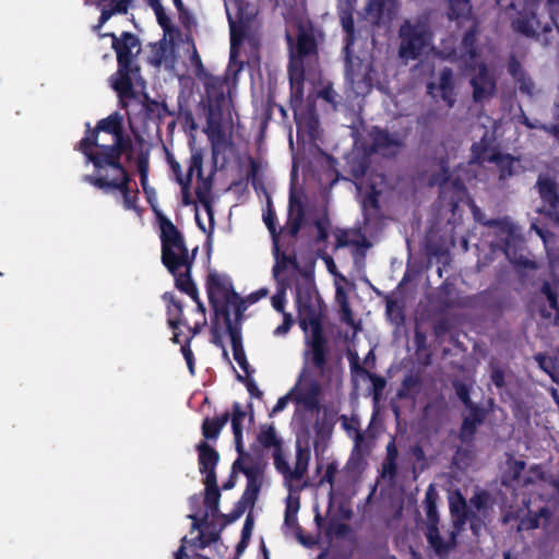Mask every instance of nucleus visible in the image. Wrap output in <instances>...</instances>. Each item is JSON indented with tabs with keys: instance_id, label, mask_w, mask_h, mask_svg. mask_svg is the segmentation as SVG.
<instances>
[{
	"instance_id": "nucleus-3",
	"label": "nucleus",
	"mask_w": 559,
	"mask_h": 559,
	"mask_svg": "<svg viewBox=\"0 0 559 559\" xmlns=\"http://www.w3.org/2000/svg\"><path fill=\"white\" fill-rule=\"evenodd\" d=\"M319 64V49L313 28L299 26L296 45L290 49L288 75L292 91L296 97L304 95V82L307 74L316 71Z\"/></svg>"
},
{
	"instance_id": "nucleus-12",
	"label": "nucleus",
	"mask_w": 559,
	"mask_h": 559,
	"mask_svg": "<svg viewBox=\"0 0 559 559\" xmlns=\"http://www.w3.org/2000/svg\"><path fill=\"white\" fill-rule=\"evenodd\" d=\"M534 188L543 203L542 213L559 226V182L549 174H539Z\"/></svg>"
},
{
	"instance_id": "nucleus-6",
	"label": "nucleus",
	"mask_w": 559,
	"mask_h": 559,
	"mask_svg": "<svg viewBox=\"0 0 559 559\" xmlns=\"http://www.w3.org/2000/svg\"><path fill=\"white\" fill-rule=\"evenodd\" d=\"M83 180L106 193L114 190L119 191L126 210L135 211L138 209L139 190L132 192L130 188L132 179L128 169L95 171L94 175H85Z\"/></svg>"
},
{
	"instance_id": "nucleus-13",
	"label": "nucleus",
	"mask_w": 559,
	"mask_h": 559,
	"mask_svg": "<svg viewBox=\"0 0 559 559\" xmlns=\"http://www.w3.org/2000/svg\"><path fill=\"white\" fill-rule=\"evenodd\" d=\"M188 518L192 521L191 532L199 531V534L190 539L183 536L179 548L174 552V559H191V556L187 554L188 547L203 550L212 544L204 532V528H209L212 525V522L209 520V512H204L201 518L195 513L189 514Z\"/></svg>"
},
{
	"instance_id": "nucleus-26",
	"label": "nucleus",
	"mask_w": 559,
	"mask_h": 559,
	"mask_svg": "<svg viewBox=\"0 0 559 559\" xmlns=\"http://www.w3.org/2000/svg\"><path fill=\"white\" fill-rule=\"evenodd\" d=\"M450 509H451V513L454 516L453 530L449 532L448 538L444 539V542H450L452 539V537L454 539H453V545L451 547H449V554L455 549V547L457 545V535L461 533V531H463L465 524L467 523V521L471 520V516L473 513V511L467 508L466 501L462 497H461V507L451 504Z\"/></svg>"
},
{
	"instance_id": "nucleus-50",
	"label": "nucleus",
	"mask_w": 559,
	"mask_h": 559,
	"mask_svg": "<svg viewBox=\"0 0 559 559\" xmlns=\"http://www.w3.org/2000/svg\"><path fill=\"white\" fill-rule=\"evenodd\" d=\"M385 312L390 321L396 325H401L405 321V313L402 306H400L394 299H388L385 304Z\"/></svg>"
},
{
	"instance_id": "nucleus-48",
	"label": "nucleus",
	"mask_w": 559,
	"mask_h": 559,
	"mask_svg": "<svg viewBox=\"0 0 559 559\" xmlns=\"http://www.w3.org/2000/svg\"><path fill=\"white\" fill-rule=\"evenodd\" d=\"M151 46V55L147 58V62L156 68H159L166 57V52L168 49L167 43L165 39H162L157 43H153Z\"/></svg>"
},
{
	"instance_id": "nucleus-39",
	"label": "nucleus",
	"mask_w": 559,
	"mask_h": 559,
	"mask_svg": "<svg viewBox=\"0 0 559 559\" xmlns=\"http://www.w3.org/2000/svg\"><path fill=\"white\" fill-rule=\"evenodd\" d=\"M309 460H310V450L302 449V448L298 447L297 453H296L295 467H294V469H290L288 481L300 480L304 478L305 474L308 471Z\"/></svg>"
},
{
	"instance_id": "nucleus-64",
	"label": "nucleus",
	"mask_w": 559,
	"mask_h": 559,
	"mask_svg": "<svg viewBox=\"0 0 559 559\" xmlns=\"http://www.w3.org/2000/svg\"><path fill=\"white\" fill-rule=\"evenodd\" d=\"M433 334L437 338L445 336L451 331L449 319L441 318L433 324Z\"/></svg>"
},
{
	"instance_id": "nucleus-35",
	"label": "nucleus",
	"mask_w": 559,
	"mask_h": 559,
	"mask_svg": "<svg viewBox=\"0 0 559 559\" xmlns=\"http://www.w3.org/2000/svg\"><path fill=\"white\" fill-rule=\"evenodd\" d=\"M205 486V496H204V504L206 507V511L209 512V518H217L219 515V499H221V490L217 486V481L203 483Z\"/></svg>"
},
{
	"instance_id": "nucleus-21",
	"label": "nucleus",
	"mask_w": 559,
	"mask_h": 559,
	"mask_svg": "<svg viewBox=\"0 0 559 559\" xmlns=\"http://www.w3.org/2000/svg\"><path fill=\"white\" fill-rule=\"evenodd\" d=\"M133 0H94L93 4L100 10L98 22L93 26L94 32L99 29L116 14H127Z\"/></svg>"
},
{
	"instance_id": "nucleus-30",
	"label": "nucleus",
	"mask_w": 559,
	"mask_h": 559,
	"mask_svg": "<svg viewBox=\"0 0 559 559\" xmlns=\"http://www.w3.org/2000/svg\"><path fill=\"white\" fill-rule=\"evenodd\" d=\"M488 163H493L499 169V180H507L514 174V164L518 158L511 154H503L499 151H492L487 158Z\"/></svg>"
},
{
	"instance_id": "nucleus-38",
	"label": "nucleus",
	"mask_w": 559,
	"mask_h": 559,
	"mask_svg": "<svg viewBox=\"0 0 559 559\" xmlns=\"http://www.w3.org/2000/svg\"><path fill=\"white\" fill-rule=\"evenodd\" d=\"M230 25V60L235 59L238 52L237 47L241 45L247 34V25L243 22L238 24L228 14Z\"/></svg>"
},
{
	"instance_id": "nucleus-25",
	"label": "nucleus",
	"mask_w": 559,
	"mask_h": 559,
	"mask_svg": "<svg viewBox=\"0 0 559 559\" xmlns=\"http://www.w3.org/2000/svg\"><path fill=\"white\" fill-rule=\"evenodd\" d=\"M437 88L441 92V98L448 105V107H453L455 103V92L454 73L451 68L445 67L440 71L438 85H436L433 82H429L427 84V92L430 95H433V91Z\"/></svg>"
},
{
	"instance_id": "nucleus-33",
	"label": "nucleus",
	"mask_w": 559,
	"mask_h": 559,
	"mask_svg": "<svg viewBox=\"0 0 559 559\" xmlns=\"http://www.w3.org/2000/svg\"><path fill=\"white\" fill-rule=\"evenodd\" d=\"M202 166H203L202 154L200 152H194L191 154V157H190V164H189L187 177L185 179L182 177L178 178V182L182 187L185 204L190 203L189 194H188L187 190L191 183L193 173L197 171L198 176L202 177Z\"/></svg>"
},
{
	"instance_id": "nucleus-61",
	"label": "nucleus",
	"mask_w": 559,
	"mask_h": 559,
	"mask_svg": "<svg viewBox=\"0 0 559 559\" xmlns=\"http://www.w3.org/2000/svg\"><path fill=\"white\" fill-rule=\"evenodd\" d=\"M236 378L238 381L246 384L247 390L251 396L257 397V399L262 397L263 392L259 389V386L257 385V382L251 378V376L248 377L246 374V377H243L237 372Z\"/></svg>"
},
{
	"instance_id": "nucleus-28",
	"label": "nucleus",
	"mask_w": 559,
	"mask_h": 559,
	"mask_svg": "<svg viewBox=\"0 0 559 559\" xmlns=\"http://www.w3.org/2000/svg\"><path fill=\"white\" fill-rule=\"evenodd\" d=\"M227 333L230 337L234 359L237 361V364L243 370V372L248 377H250L254 370L251 368V366L247 359L245 349H243L241 329L240 328H231L230 324L228 323V332Z\"/></svg>"
},
{
	"instance_id": "nucleus-11",
	"label": "nucleus",
	"mask_w": 559,
	"mask_h": 559,
	"mask_svg": "<svg viewBox=\"0 0 559 559\" xmlns=\"http://www.w3.org/2000/svg\"><path fill=\"white\" fill-rule=\"evenodd\" d=\"M122 128L123 117L118 111L100 119L93 129L87 122L85 136L75 145V150L81 152L85 156L86 160H88V154H96L97 150H100V146L103 145L98 141L99 132L108 133L114 138Z\"/></svg>"
},
{
	"instance_id": "nucleus-52",
	"label": "nucleus",
	"mask_w": 559,
	"mask_h": 559,
	"mask_svg": "<svg viewBox=\"0 0 559 559\" xmlns=\"http://www.w3.org/2000/svg\"><path fill=\"white\" fill-rule=\"evenodd\" d=\"M452 386L455 390V394H456L457 399L463 403V405L466 408H469L473 405H478L477 403H474L471 400V390L466 383H464L460 380H454L452 382Z\"/></svg>"
},
{
	"instance_id": "nucleus-20",
	"label": "nucleus",
	"mask_w": 559,
	"mask_h": 559,
	"mask_svg": "<svg viewBox=\"0 0 559 559\" xmlns=\"http://www.w3.org/2000/svg\"><path fill=\"white\" fill-rule=\"evenodd\" d=\"M295 401L302 404L308 411H318L320 407L321 385L314 379L300 381L294 389Z\"/></svg>"
},
{
	"instance_id": "nucleus-16",
	"label": "nucleus",
	"mask_w": 559,
	"mask_h": 559,
	"mask_svg": "<svg viewBox=\"0 0 559 559\" xmlns=\"http://www.w3.org/2000/svg\"><path fill=\"white\" fill-rule=\"evenodd\" d=\"M400 0H368L365 11L373 26L390 24L397 14Z\"/></svg>"
},
{
	"instance_id": "nucleus-55",
	"label": "nucleus",
	"mask_w": 559,
	"mask_h": 559,
	"mask_svg": "<svg viewBox=\"0 0 559 559\" xmlns=\"http://www.w3.org/2000/svg\"><path fill=\"white\" fill-rule=\"evenodd\" d=\"M313 224L317 228V242H325L329 238V228L331 225L329 216L324 214L321 217H318Z\"/></svg>"
},
{
	"instance_id": "nucleus-62",
	"label": "nucleus",
	"mask_w": 559,
	"mask_h": 559,
	"mask_svg": "<svg viewBox=\"0 0 559 559\" xmlns=\"http://www.w3.org/2000/svg\"><path fill=\"white\" fill-rule=\"evenodd\" d=\"M508 73L515 80L518 78H523L525 71L522 68L521 62L516 58L515 55H510L508 60Z\"/></svg>"
},
{
	"instance_id": "nucleus-59",
	"label": "nucleus",
	"mask_w": 559,
	"mask_h": 559,
	"mask_svg": "<svg viewBox=\"0 0 559 559\" xmlns=\"http://www.w3.org/2000/svg\"><path fill=\"white\" fill-rule=\"evenodd\" d=\"M274 465L275 468L284 476L285 480H288L290 474V467L282 454V448L274 450Z\"/></svg>"
},
{
	"instance_id": "nucleus-43",
	"label": "nucleus",
	"mask_w": 559,
	"mask_h": 559,
	"mask_svg": "<svg viewBox=\"0 0 559 559\" xmlns=\"http://www.w3.org/2000/svg\"><path fill=\"white\" fill-rule=\"evenodd\" d=\"M257 440L265 449L274 448V450H277L282 448V442L276 436L274 425L262 426Z\"/></svg>"
},
{
	"instance_id": "nucleus-53",
	"label": "nucleus",
	"mask_w": 559,
	"mask_h": 559,
	"mask_svg": "<svg viewBox=\"0 0 559 559\" xmlns=\"http://www.w3.org/2000/svg\"><path fill=\"white\" fill-rule=\"evenodd\" d=\"M145 118L147 120H157L160 121V103L150 98L148 95H144L143 103Z\"/></svg>"
},
{
	"instance_id": "nucleus-27",
	"label": "nucleus",
	"mask_w": 559,
	"mask_h": 559,
	"mask_svg": "<svg viewBox=\"0 0 559 559\" xmlns=\"http://www.w3.org/2000/svg\"><path fill=\"white\" fill-rule=\"evenodd\" d=\"M305 219V209L301 203H298V207L296 212L294 211V197L292 195L289 199V211L286 224L284 227H281V236L289 237L294 242L300 231Z\"/></svg>"
},
{
	"instance_id": "nucleus-7",
	"label": "nucleus",
	"mask_w": 559,
	"mask_h": 559,
	"mask_svg": "<svg viewBox=\"0 0 559 559\" xmlns=\"http://www.w3.org/2000/svg\"><path fill=\"white\" fill-rule=\"evenodd\" d=\"M439 496L433 485H429L426 490L424 507L426 512V528H425V537L427 539L428 546L433 550L435 555L439 559H448L449 557V547L453 545V537L450 542H444V538L440 534L439 530V513L437 509Z\"/></svg>"
},
{
	"instance_id": "nucleus-63",
	"label": "nucleus",
	"mask_w": 559,
	"mask_h": 559,
	"mask_svg": "<svg viewBox=\"0 0 559 559\" xmlns=\"http://www.w3.org/2000/svg\"><path fill=\"white\" fill-rule=\"evenodd\" d=\"M178 119L188 126L191 130L197 128L193 112L191 109L183 107L181 104H179Z\"/></svg>"
},
{
	"instance_id": "nucleus-8",
	"label": "nucleus",
	"mask_w": 559,
	"mask_h": 559,
	"mask_svg": "<svg viewBox=\"0 0 559 559\" xmlns=\"http://www.w3.org/2000/svg\"><path fill=\"white\" fill-rule=\"evenodd\" d=\"M112 139V144L102 145L96 154H88L87 162L93 164L95 171L127 169L121 163V156L132 152V140L123 128Z\"/></svg>"
},
{
	"instance_id": "nucleus-19",
	"label": "nucleus",
	"mask_w": 559,
	"mask_h": 559,
	"mask_svg": "<svg viewBox=\"0 0 559 559\" xmlns=\"http://www.w3.org/2000/svg\"><path fill=\"white\" fill-rule=\"evenodd\" d=\"M199 454V471L205 475L203 483L217 481L215 468L219 462V453L206 441L197 444Z\"/></svg>"
},
{
	"instance_id": "nucleus-45",
	"label": "nucleus",
	"mask_w": 559,
	"mask_h": 559,
	"mask_svg": "<svg viewBox=\"0 0 559 559\" xmlns=\"http://www.w3.org/2000/svg\"><path fill=\"white\" fill-rule=\"evenodd\" d=\"M135 76H130V87H131V91L127 90H120L117 85V83L119 82V75H111L109 78V82H110V86L112 87V90L117 93L118 95V98H119V105L121 108L126 109L128 107V100L129 99H133L136 97V93L134 91V85H133V79Z\"/></svg>"
},
{
	"instance_id": "nucleus-42",
	"label": "nucleus",
	"mask_w": 559,
	"mask_h": 559,
	"mask_svg": "<svg viewBox=\"0 0 559 559\" xmlns=\"http://www.w3.org/2000/svg\"><path fill=\"white\" fill-rule=\"evenodd\" d=\"M369 169V160L366 156H353L347 159L346 171L355 179L361 180Z\"/></svg>"
},
{
	"instance_id": "nucleus-5",
	"label": "nucleus",
	"mask_w": 559,
	"mask_h": 559,
	"mask_svg": "<svg viewBox=\"0 0 559 559\" xmlns=\"http://www.w3.org/2000/svg\"><path fill=\"white\" fill-rule=\"evenodd\" d=\"M100 37L111 38V48L117 58V71L112 75H119L118 87L131 91L130 76H138L141 73V66L138 62V56L142 50L140 38L127 31L119 36L110 32L100 34Z\"/></svg>"
},
{
	"instance_id": "nucleus-41",
	"label": "nucleus",
	"mask_w": 559,
	"mask_h": 559,
	"mask_svg": "<svg viewBox=\"0 0 559 559\" xmlns=\"http://www.w3.org/2000/svg\"><path fill=\"white\" fill-rule=\"evenodd\" d=\"M450 20L471 19L472 16V2L471 0H448Z\"/></svg>"
},
{
	"instance_id": "nucleus-40",
	"label": "nucleus",
	"mask_w": 559,
	"mask_h": 559,
	"mask_svg": "<svg viewBox=\"0 0 559 559\" xmlns=\"http://www.w3.org/2000/svg\"><path fill=\"white\" fill-rule=\"evenodd\" d=\"M243 474L247 477V486L243 493L241 495V498L248 500L249 503L254 504L261 488V485L257 478V469L249 467L248 469L243 471Z\"/></svg>"
},
{
	"instance_id": "nucleus-31",
	"label": "nucleus",
	"mask_w": 559,
	"mask_h": 559,
	"mask_svg": "<svg viewBox=\"0 0 559 559\" xmlns=\"http://www.w3.org/2000/svg\"><path fill=\"white\" fill-rule=\"evenodd\" d=\"M230 413L224 412L218 417H205L202 421L201 431L205 440L216 441L224 426L229 421Z\"/></svg>"
},
{
	"instance_id": "nucleus-37",
	"label": "nucleus",
	"mask_w": 559,
	"mask_h": 559,
	"mask_svg": "<svg viewBox=\"0 0 559 559\" xmlns=\"http://www.w3.org/2000/svg\"><path fill=\"white\" fill-rule=\"evenodd\" d=\"M421 378L418 374H407L402 380L401 386L396 392L400 400L415 399L421 386Z\"/></svg>"
},
{
	"instance_id": "nucleus-14",
	"label": "nucleus",
	"mask_w": 559,
	"mask_h": 559,
	"mask_svg": "<svg viewBox=\"0 0 559 559\" xmlns=\"http://www.w3.org/2000/svg\"><path fill=\"white\" fill-rule=\"evenodd\" d=\"M206 293L209 302L216 312L222 302L230 301V297L236 298L237 293L234 289L233 283L227 275H222L212 271L206 277Z\"/></svg>"
},
{
	"instance_id": "nucleus-22",
	"label": "nucleus",
	"mask_w": 559,
	"mask_h": 559,
	"mask_svg": "<svg viewBox=\"0 0 559 559\" xmlns=\"http://www.w3.org/2000/svg\"><path fill=\"white\" fill-rule=\"evenodd\" d=\"M439 198L440 200L452 210H454L459 203L463 200L467 190L464 182L456 178L450 180L449 176H444L443 180L439 183Z\"/></svg>"
},
{
	"instance_id": "nucleus-23",
	"label": "nucleus",
	"mask_w": 559,
	"mask_h": 559,
	"mask_svg": "<svg viewBox=\"0 0 559 559\" xmlns=\"http://www.w3.org/2000/svg\"><path fill=\"white\" fill-rule=\"evenodd\" d=\"M163 300L168 302L169 306L167 308L168 325L173 329L174 335L171 341L176 344L180 343V331L179 328L181 325L188 326V322L183 319V305L180 300L176 299L175 296L167 292L163 295Z\"/></svg>"
},
{
	"instance_id": "nucleus-47",
	"label": "nucleus",
	"mask_w": 559,
	"mask_h": 559,
	"mask_svg": "<svg viewBox=\"0 0 559 559\" xmlns=\"http://www.w3.org/2000/svg\"><path fill=\"white\" fill-rule=\"evenodd\" d=\"M350 368H352V371L358 372L361 374H367L370 378V380L372 381L374 395H378L380 392H382V390L385 386V380L382 377L377 376L374 373H370L365 368H362L359 365L357 356H353V359L350 360Z\"/></svg>"
},
{
	"instance_id": "nucleus-36",
	"label": "nucleus",
	"mask_w": 559,
	"mask_h": 559,
	"mask_svg": "<svg viewBox=\"0 0 559 559\" xmlns=\"http://www.w3.org/2000/svg\"><path fill=\"white\" fill-rule=\"evenodd\" d=\"M525 469V462L524 461H519V460H515L513 461L510 466H509V469L504 473L503 475V481L502 484L506 485V486H511V485H522V486H527L528 484H531V478L527 477V478H524L522 480V473L523 471Z\"/></svg>"
},
{
	"instance_id": "nucleus-56",
	"label": "nucleus",
	"mask_w": 559,
	"mask_h": 559,
	"mask_svg": "<svg viewBox=\"0 0 559 559\" xmlns=\"http://www.w3.org/2000/svg\"><path fill=\"white\" fill-rule=\"evenodd\" d=\"M540 293L547 298L549 307L552 310H558L556 285L551 284L549 281H544L540 287Z\"/></svg>"
},
{
	"instance_id": "nucleus-49",
	"label": "nucleus",
	"mask_w": 559,
	"mask_h": 559,
	"mask_svg": "<svg viewBox=\"0 0 559 559\" xmlns=\"http://www.w3.org/2000/svg\"><path fill=\"white\" fill-rule=\"evenodd\" d=\"M263 222L272 237V241L281 239V230L276 226V213L271 200L267 201L266 210L263 212Z\"/></svg>"
},
{
	"instance_id": "nucleus-24",
	"label": "nucleus",
	"mask_w": 559,
	"mask_h": 559,
	"mask_svg": "<svg viewBox=\"0 0 559 559\" xmlns=\"http://www.w3.org/2000/svg\"><path fill=\"white\" fill-rule=\"evenodd\" d=\"M281 239L273 240L272 245V251L275 259V263L272 269V274L274 280L281 284L283 280L281 278V273H283L286 269L292 267L294 270L299 269V263L297 260V254L293 250L290 253H287L286 251H283L281 249L280 245Z\"/></svg>"
},
{
	"instance_id": "nucleus-9",
	"label": "nucleus",
	"mask_w": 559,
	"mask_h": 559,
	"mask_svg": "<svg viewBox=\"0 0 559 559\" xmlns=\"http://www.w3.org/2000/svg\"><path fill=\"white\" fill-rule=\"evenodd\" d=\"M401 39L399 56L404 60L418 59L429 45L431 35L428 27L423 23H411L406 20L399 29Z\"/></svg>"
},
{
	"instance_id": "nucleus-10",
	"label": "nucleus",
	"mask_w": 559,
	"mask_h": 559,
	"mask_svg": "<svg viewBox=\"0 0 559 559\" xmlns=\"http://www.w3.org/2000/svg\"><path fill=\"white\" fill-rule=\"evenodd\" d=\"M345 52V80L356 96H366L373 86V64L370 60Z\"/></svg>"
},
{
	"instance_id": "nucleus-60",
	"label": "nucleus",
	"mask_w": 559,
	"mask_h": 559,
	"mask_svg": "<svg viewBox=\"0 0 559 559\" xmlns=\"http://www.w3.org/2000/svg\"><path fill=\"white\" fill-rule=\"evenodd\" d=\"M180 350L185 357L190 373L193 376L195 369V361L193 352L191 349V337L186 338L185 343L181 345Z\"/></svg>"
},
{
	"instance_id": "nucleus-54",
	"label": "nucleus",
	"mask_w": 559,
	"mask_h": 559,
	"mask_svg": "<svg viewBox=\"0 0 559 559\" xmlns=\"http://www.w3.org/2000/svg\"><path fill=\"white\" fill-rule=\"evenodd\" d=\"M318 97L329 103L333 109H337V106L340 105L341 97L333 88V84L331 82L324 84L321 87V90L318 92Z\"/></svg>"
},
{
	"instance_id": "nucleus-1",
	"label": "nucleus",
	"mask_w": 559,
	"mask_h": 559,
	"mask_svg": "<svg viewBox=\"0 0 559 559\" xmlns=\"http://www.w3.org/2000/svg\"><path fill=\"white\" fill-rule=\"evenodd\" d=\"M160 229V260L166 270L174 276L175 286L189 297H197V285L191 278L198 247L189 252L182 233L163 213H158Z\"/></svg>"
},
{
	"instance_id": "nucleus-46",
	"label": "nucleus",
	"mask_w": 559,
	"mask_h": 559,
	"mask_svg": "<svg viewBox=\"0 0 559 559\" xmlns=\"http://www.w3.org/2000/svg\"><path fill=\"white\" fill-rule=\"evenodd\" d=\"M211 181L210 180H203L201 186H198L195 189V195L198 201L201 203V205L206 211L207 215L210 216V219H213V207H212V199L210 195L211 192Z\"/></svg>"
},
{
	"instance_id": "nucleus-34",
	"label": "nucleus",
	"mask_w": 559,
	"mask_h": 559,
	"mask_svg": "<svg viewBox=\"0 0 559 559\" xmlns=\"http://www.w3.org/2000/svg\"><path fill=\"white\" fill-rule=\"evenodd\" d=\"M480 33L478 22L476 20L473 21L472 26L464 34L461 41V49L464 56H467L469 59H475L478 56L477 49V38Z\"/></svg>"
},
{
	"instance_id": "nucleus-2",
	"label": "nucleus",
	"mask_w": 559,
	"mask_h": 559,
	"mask_svg": "<svg viewBox=\"0 0 559 559\" xmlns=\"http://www.w3.org/2000/svg\"><path fill=\"white\" fill-rule=\"evenodd\" d=\"M316 297L319 298V294L311 277L297 285L296 305L299 326L304 332H307L309 326L311 328V336L306 344L310 349L311 364L322 372L328 362L329 344L323 333L321 316L314 305Z\"/></svg>"
},
{
	"instance_id": "nucleus-32",
	"label": "nucleus",
	"mask_w": 559,
	"mask_h": 559,
	"mask_svg": "<svg viewBox=\"0 0 559 559\" xmlns=\"http://www.w3.org/2000/svg\"><path fill=\"white\" fill-rule=\"evenodd\" d=\"M230 307L234 308L237 318H240L242 316V313L247 309L246 301L239 296L238 293H237V297L236 298L230 297V301L222 302L219 308H216L215 316L216 317H218V316L223 317V319L225 321V324H226V330L227 331H228V323L230 324L231 328H238L231 321L230 309H229Z\"/></svg>"
},
{
	"instance_id": "nucleus-44",
	"label": "nucleus",
	"mask_w": 559,
	"mask_h": 559,
	"mask_svg": "<svg viewBox=\"0 0 559 559\" xmlns=\"http://www.w3.org/2000/svg\"><path fill=\"white\" fill-rule=\"evenodd\" d=\"M300 508L299 498H287L284 524L289 527L301 532V526L298 524L297 513Z\"/></svg>"
},
{
	"instance_id": "nucleus-58",
	"label": "nucleus",
	"mask_w": 559,
	"mask_h": 559,
	"mask_svg": "<svg viewBox=\"0 0 559 559\" xmlns=\"http://www.w3.org/2000/svg\"><path fill=\"white\" fill-rule=\"evenodd\" d=\"M490 380L497 389L506 386V376L503 369L499 364L491 361L490 365Z\"/></svg>"
},
{
	"instance_id": "nucleus-4",
	"label": "nucleus",
	"mask_w": 559,
	"mask_h": 559,
	"mask_svg": "<svg viewBox=\"0 0 559 559\" xmlns=\"http://www.w3.org/2000/svg\"><path fill=\"white\" fill-rule=\"evenodd\" d=\"M477 221L486 227L496 229L497 242L495 246L506 254L510 263L516 267L528 270L537 267L536 262L525 255V240L519 227L508 217L490 218L486 221L477 218Z\"/></svg>"
},
{
	"instance_id": "nucleus-18",
	"label": "nucleus",
	"mask_w": 559,
	"mask_h": 559,
	"mask_svg": "<svg viewBox=\"0 0 559 559\" xmlns=\"http://www.w3.org/2000/svg\"><path fill=\"white\" fill-rule=\"evenodd\" d=\"M467 409L468 414L463 417L459 430V439L463 444L469 445L475 440L478 427L485 423L488 412L479 404Z\"/></svg>"
},
{
	"instance_id": "nucleus-57",
	"label": "nucleus",
	"mask_w": 559,
	"mask_h": 559,
	"mask_svg": "<svg viewBox=\"0 0 559 559\" xmlns=\"http://www.w3.org/2000/svg\"><path fill=\"white\" fill-rule=\"evenodd\" d=\"M231 429L234 433L236 451L240 456L249 457V454L245 452L243 440H242V423L231 421Z\"/></svg>"
},
{
	"instance_id": "nucleus-51",
	"label": "nucleus",
	"mask_w": 559,
	"mask_h": 559,
	"mask_svg": "<svg viewBox=\"0 0 559 559\" xmlns=\"http://www.w3.org/2000/svg\"><path fill=\"white\" fill-rule=\"evenodd\" d=\"M246 456H238V459L231 465V472L228 476L227 480L222 485L223 490L233 489L237 483V474L240 472L243 474V471L248 469V466L243 465V459Z\"/></svg>"
},
{
	"instance_id": "nucleus-15",
	"label": "nucleus",
	"mask_w": 559,
	"mask_h": 559,
	"mask_svg": "<svg viewBox=\"0 0 559 559\" xmlns=\"http://www.w3.org/2000/svg\"><path fill=\"white\" fill-rule=\"evenodd\" d=\"M370 151L384 157H394L404 147V142L397 134L390 133L388 130L373 126L369 132Z\"/></svg>"
},
{
	"instance_id": "nucleus-29",
	"label": "nucleus",
	"mask_w": 559,
	"mask_h": 559,
	"mask_svg": "<svg viewBox=\"0 0 559 559\" xmlns=\"http://www.w3.org/2000/svg\"><path fill=\"white\" fill-rule=\"evenodd\" d=\"M338 16L345 32L344 51H348L355 40L354 3L350 0H347L346 4L340 9Z\"/></svg>"
},
{
	"instance_id": "nucleus-17",
	"label": "nucleus",
	"mask_w": 559,
	"mask_h": 559,
	"mask_svg": "<svg viewBox=\"0 0 559 559\" xmlns=\"http://www.w3.org/2000/svg\"><path fill=\"white\" fill-rule=\"evenodd\" d=\"M471 85L475 103L484 102L492 97L497 92V79L484 62L478 64L477 73L471 79Z\"/></svg>"
}]
</instances>
